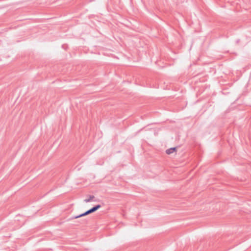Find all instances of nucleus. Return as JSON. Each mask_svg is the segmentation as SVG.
<instances>
[{"label": "nucleus", "mask_w": 251, "mask_h": 251, "mask_svg": "<svg viewBox=\"0 0 251 251\" xmlns=\"http://www.w3.org/2000/svg\"><path fill=\"white\" fill-rule=\"evenodd\" d=\"M100 207H101V205L100 204H98V205H96L94 206H93V207H92L91 209L88 210L87 211H86V212L81 214H79L78 215H77V216H74V217H72L71 218L72 219H77V218H80L81 217H83V216H86L89 214H91L93 212H94L95 211H96L97 210H98Z\"/></svg>", "instance_id": "obj_1"}, {"label": "nucleus", "mask_w": 251, "mask_h": 251, "mask_svg": "<svg viewBox=\"0 0 251 251\" xmlns=\"http://www.w3.org/2000/svg\"><path fill=\"white\" fill-rule=\"evenodd\" d=\"M176 151V148L173 147V148H171L167 150L166 151V152L168 154H170Z\"/></svg>", "instance_id": "obj_2"}, {"label": "nucleus", "mask_w": 251, "mask_h": 251, "mask_svg": "<svg viewBox=\"0 0 251 251\" xmlns=\"http://www.w3.org/2000/svg\"><path fill=\"white\" fill-rule=\"evenodd\" d=\"M95 198V197L93 195H90L89 196V199H85L84 200V201L85 202H89L90 201H91L94 198Z\"/></svg>", "instance_id": "obj_3"}]
</instances>
